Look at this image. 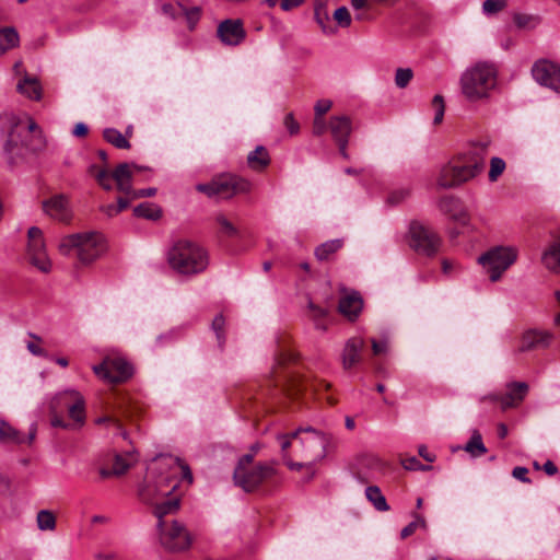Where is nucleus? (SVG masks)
<instances>
[{"label":"nucleus","instance_id":"obj_1","mask_svg":"<svg viewBox=\"0 0 560 560\" xmlns=\"http://www.w3.org/2000/svg\"><path fill=\"white\" fill-rule=\"evenodd\" d=\"M151 472H158L161 482L158 493L150 500L149 505L158 523L168 522L166 516L175 515L182 505L180 494L176 492L180 476L189 486L194 482L190 467L180 458L172 455H159L148 468Z\"/></svg>","mask_w":560,"mask_h":560},{"label":"nucleus","instance_id":"obj_2","mask_svg":"<svg viewBox=\"0 0 560 560\" xmlns=\"http://www.w3.org/2000/svg\"><path fill=\"white\" fill-rule=\"evenodd\" d=\"M284 464L291 470H301L325 456L328 440L312 428L298 429L277 436Z\"/></svg>","mask_w":560,"mask_h":560},{"label":"nucleus","instance_id":"obj_3","mask_svg":"<svg viewBox=\"0 0 560 560\" xmlns=\"http://www.w3.org/2000/svg\"><path fill=\"white\" fill-rule=\"evenodd\" d=\"M0 128L8 132L4 150L12 156L24 158L27 153L40 152L46 147L38 126L26 115L19 117L14 114H4L0 117Z\"/></svg>","mask_w":560,"mask_h":560},{"label":"nucleus","instance_id":"obj_4","mask_svg":"<svg viewBox=\"0 0 560 560\" xmlns=\"http://www.w3.org/2000/svg\"><path fill=\"white\" fill-rule=\"evenodd\" d=\"M487 145L478 144L454 155L444 164L436 177L441 188L458 187L478 176L485 168Z\"/></svg>","mask_w":560,"mask_h":560},{"label":"nucleus","instance_id":"obj_5","mask_svg":"<svg viewBox=\"0 0 560 560\" xmlns=\"http://www.w3.org/2000/svg\"><path fill=\"white\" fill-rule=\"evenodd\" d=\"M50 424L63 430H78L85 424L84 397L75 389L58 393L50 401Z\"/></svg>","mask_w":560,"mask_h":560},{"label":"nucleus","instance_id":"obj_6","mask_svg":"<svg viewBox=\"0 0 560 560\" xmlns=\"http://www.w3.org/2000/svg\"><path fill=\"white\" fill-rule=\"evenodd\" d=\"M498 69L491 62L480 61L468 68L460 78L464 96L470 102L488 98L495 88Z\"/></svg>","mask_w":560,"mask_h":560},{"label":"nucleus","instance_id":"obj_7","mask_svg":"<svg viewBox=\"0 0 560 560\" xmlns=\"http://www.w3.org/2000/svg\"><path fill=\"white\" fill-rule=\"evenodd\" d=\"M167 261L178 273L192 276L207 269L209 257L208 253L198 244L180 240L170 248Z\"/></svg>","mask_w":560,"mask_h":560},{"label":"nucleus","instance_id":"obj_8","mask_svg":"<svg viewBox=\"0 0 560 560\" xmlns=\"http://www.w3.org/2000/svg\"><path fill=\"white\" fill-rule=\"evenodd\" d=\"M277 475L275 462H254L252 454L242 456L235 467L233 479L245 492H253Z\"/></svg>","mask_w":560,"mask_h":560},{"label":"nucleus","instance_id":"obj_9","mask_svg":"<svg viewBox=\"0 0 560 560\" xmlns=\"http://www.w3.org/2000/svg\"><path fill=\"white\" fill-rule=\"evenodd\" d=\"M106 249L103 235L100 233H79L63 237L59 244L62 255L74 253L83 264H90Z\"/></svg>","mask_w":560,"mask_h":560},{"label":"nucleus","instance_id":"obj_10","mask_svg":"<svg viewBox=\"0 0 560 560\" xmlns=\"http://www.w3.org/2000/svg\"><path fill=\"white\" fill-rule=\"evenodd\" d=\"M137 170L138 166L136 164L121 163L113 172L91 165L89 173L95 177L96 182L104 189L110 190L114 182L117 190L125 194V197L135 200L139 196L138 191L132 188V178Z\"/></svg>","mask_w":560,"mask_h":560},{"label":"nucleus","instance_id":"obj_11","mask_svg":"<svg viewBox=\"0 0 560 560\" xmlns=\"http://www.w3.org/2000/svg\"><path fill=\"white\" fill-rule=\"evenodd\" d=\"M252 184L242 177L223 174L214 177L210 183L198 184L196 189L209 198L229 199L237 194L248 192Z\"/></svg>","mask_w":560,"mask_h":560},{"label":"nucleus","instance_id":"obj_12","mask_svg":"<svg viewBox=\"0 0 560 560\" xmlns=\"http://www.w3.org/2000/svg\"><path fill=\"white\" fill-rule=\"evenodd\" d=\"M158 530L160 544L171 552L187 551L194 542V535L176 520L158 523Z\"/></svg>","mask_w":560,"mask_h":560},{"label":"nucleus","instance_id":"obj_13","mask_svg":"<svg viewBox=\"0 0 560 560\" xmlns=\"http://www.w3.org/2000/svg\"><path fill=\"white\" fill-rule=\"evenodd\" d=\"M516 258L517 249L515 247L498 246L481 255L478 261L486 269L490 280L495 282L515 262Z\"/></svg>","mask_w":560,"mask_h":560},{"label":"nucleus","instance_id":"obj_14","mask_svg":"<svg viewBox=\"0 0 560 560\" xmlns=\"http://www.w3.org/2000/svg\"><path fill=\"white\" fill-rule=\"evenodd\" d=\"M408 236L409 246L419 255L432 257L440 250L441 237L420 221L410 222Z\"/></svg>","mask_w":560,"mask_h":560},{"label":"nucleus","instance_id":"obj_15","mask_svg":"<svg viewBox=\"0 0 560 560\" xmlns=\"http://www.w3.org/2000/svg\"><path fill=\"white\" fill-rule=\"evenodd\" d=\"M93 371L108 383H122L132 375V366L121 357H106Z\"/></svg>","mask_w":560,"mask_h":560},{"label":"nucleus","instance_id":"obj_16","mask_svg":"<svg viewBox=\"0 0 560 560\" xmlns=\"http://www.w3.org/2000/svg\"><path fill=\"white\" fill-rule=\"evenodd\" d=\"M27 258L30 262L42 272L51 270V261L46 253L43 232L37 226H32L27 232Z\"/></svg>","mask_w":560,"mask_h":560},{"label":"nucleus","instance_id":"obj_17","mask_svg":"<svg viewBox=\"0 0 560 560\" xmlns=\"http://www.w3.org/2000/svg\"><path fill=\"white\" fill-rule=\"evenodd\" d=\"M330 384L324 380H318L311 375L292 376L285 384V392L294 397L301 393H311L317 398H323V394L330 389Z\"/></svg>","mask_w":560,"mask_h":560},{"label":"nucleus","instance_id":"obj_18","mask_svg":"<svg viewBox=\"0 0 560 560\" xmlns=\"http://www.w3.org/2000/svg\"><path fill=\"white\" fill-rule=\"evenodd\" d=\"M534 79L541 85L560 93V67L548 60L537 61L532 69Z\"/></svg>","mask_w":560,"mask_h":560},{"label":"nucleus","instance_id":"obj_19","mask_svg":"<svg viewBox=\"0 0 560 560\" xmlns=\"http://www.w3.org/2000/svg\"><path fill=\"white\" fill-rule=\"evenodd\" d=\"M220 40L228 46H238L246 38V31L241 19H226L217 28Z\"/></svg>","mask_w":560,"mask_h":560},{"label":"nucleus","instance_id":"obj_20","mask_svg":"<svg viewBox=\"0 0 560 560\" xmlns=\"http://www.w3.org/2000/svg\"><path fill=\"white\" fill-rule=\"evenodd\" d=\"M553 334L550 330L532 328L525 330L521 338L517 351L528 352L536 349H546L553 341Z\"/></svg>","mask_w":560,"mask_h":560},{"label":"nucleus","instance_id":"obj_21","mask_svg":"<svg viewBox=\"0 0 560 560\" xmlns=\"http://www.w3.org/2000/svg\"><path fill=\"white\" fill-rule=\"evenodd\" d=\"M528 393V385L524 382H511L506 385V393L501 396L489 397L499 401L502 410L518 407Z\"/></svg>","mask_w":560,"mask_h":560},{"label":"nucleus","instance_id":"obj_22","mask_svg":"<svg viewBox=\"0 0 560 560\" xmlns=\"http://www.w3.org/2000/svg\"><path fill=\"white\" fill-rule=\"evenodd\" d=\"M439 209L458 225L465 228L469 224V214L458 198L453 196L441 198L439 201Z\"/></svg>","mask_w":560,"mask_h":560},{"label":"nucleus","instance_id":"obj_23","mask_svg":"<svg viewBox=\"0 0 560 560\" xmlns=\"http://www.w3.org/2000/svg\"><path fill=\"white\" fill-rule=\"evenodd\" d=\"M329 129L339 147L340 153L347 158L348 138L351 133V120L346 116L331 117Z\"/></svg>","mask_w":560,"mask_h":560},{"label":"nucleus","instance_id":"obj_24","mask_svg":"<svg viewBox=\"0 0 560 560\" xmlns=\"http://www.w3.org/2000/svg\"><path fill=\"white\" fill-rule=\"evenodd\" d=\"M365 342L362 337L355 336L347 340L341 354L345 370H350L361 362Z\"/></svg>","mask_w":560,"mask_h":560},{"label":"nucleus","instance_id":"obj_25","mask_svg":"<svg viewBox=\"0 0 560 560\" xmlns=\"http://www.w3.org/2000/svg\"><path fill=\"white\" fill-rule=\"evenodd\" d=\"M36 433L37 427L36 424H32L28 431V435L25 439L19 430L14 429L5 422H2L0 425V443L22 444L27 442L28 444H32L36 438Z\"/></svg>","mask_w":560,"mask_h":560},{"label":"nucleus","instance_id":"obj_26","mask_svg":"<svg viewBox=\"0 0 560 560\" xmlns=\"http://www.w3.org/2000/svg\"><path fill=\"white\" fill-rule=\"evenodd\" d=\"M44 211L54 219L68 221L70 218L68 200L65 196L58 195L43 202Z\"/></svg>","mask_w":560,"mask_h":560},{"label":"nucleus","instance_id":"obj_27","mask_svg":"<svg viewBox=\"0 0 560 560\" xmlns=\"http://www.w3.org/2000/svg\"><path fill=\"white\" fill-rule=\"evenodd\" d=\"M362 306L363 301L360 294L358 292H352L340 299L338 310L343 316L353 320L360 314Z\"/></svg>","mask_w":560,"mask_h":560},{"label":"nucleus","instance_id":"obj_28","mask_svg":"<svg viewBox=\"0 0 560 560\" xmlns=\"http://www.w3.org/2000/svg\"><path fill=\"white\" fill-rule=\"evenodd\" d=\"M541 261L548 270L560 273V236L545 249Z\"/></svg>","mask_w":560,"mask_h":560},{"label":"nucleus","instance_id":"obj_29","mask_svg":"<svg viewBox=\"0 0 560 560\" xmlns=\"http://www.w3.org/2000/svg\"><path fill=\"white\" fill-rule=\"evenodd\" d=\"M270 162L269 152L262 145L256 147V149L247 155V165L255 172H264L269 166Z\"/></svg>","mask_w":560,"mask_h":560},{"label":"nucleus","instance_id":"obj_30","mask_svg":"<svg viewBox=\"0 0 560 560\" xmlns=\"http://www.w3.org/2000/svg\"><path fill=\"white\" fill-rule=\"evenodd\" d=\"M16 90L30 100L39 101L42 98V85L36 78L25 75L16 85Z\"/></svg>","mask_w":560,"mask_h":560},{"label":"nucleus","instance_id":"obj_31","mask_svg":"<svg viewBox=\"0 0 560 560\" xmlns=\"http://www.w3.org/2000/svg\"><path fill=\"white\" fill-rule=\"evenodd\" d=\"M20 37L15 28H0V55L19 45Z\"/></svg>","mask_w":560,"mask_h":560},{"label":"nucleus","instance_id":"obj_32","mask_svg":"<svg viewBox=\"0 0 560 560\" xmlns=\"http://www.w3.org/2000/svg\"><path fill=\"white\" fill-rule=\"evenodd\" d=\"M130 467V463L120 455H116L114 458L113 468L108 469L105 467L100 468V476L103 479L109 478L112 476H121L124 475Z\"/></svg>","mask_w":560,"mask_h":560},{"label":"nucleus","instance_id":"obj_33","mask_svg":"<svg viewBox=\"0 0 560 560\" xmlns=\"http://www.w3.org/2000/svg\"><path fill=\"white\" fill-rule=\"evenodd\" d=\"M342 247V241L331 240L327 241L315 248V257L320 260H328Z\"/></svg>","mask_w":560,"mask_h":560},{"label":"nucleus","instance_id":"obj_34","mask_svg":"<svg viewBox=\"0 0 560 560\" xmlns=\"http://www.w3.org/2000/svg\"><path fill=\"white\" fill-rule=\"evenodd\" d=\"M365 495L377 511L386 512L389 510V505L387 504L385 497L377 486L368 487L365 490Z\"/></svg>","mask_w":560,"mask_h":560},{"label":"nucleus","instance_id":"obj_35","mask_svg":"<svg viewBox=\"0 0 560 560\" xmlns=\"http://www.w3.org/2000/svg\"><path fill=\"white\" fill-rule=\"evenodd\" d=\"M215 223L221 237L233 238L240 235L238 229L224 214H218Z\"/></svg>","mask_w":560,"mask_h":560},{"label":"nucleus","instance_id":"obj_36","mask_svg":"<svg viewBox=\"0 0 560 560\" xmlns=\"http://www.w3.org/2000/svg\"><path fill=\"white\" fill-rule=\"evenodd\" d=\"M104 139L116 147L117 149H129L130 143L127 140V138L117 129L115 128H106L103 131Z\"/></svg>","mask_w":560,"mask_h":560},{"label":"nucleus","instance_id":"obj_37","mask_svg":"<svg viewBox=\"0 0 560 560\" xmlns=\"http://www.w3.org/2000/svg\"><path fill=\"white\" fill-rule=\"evenodd\" d=\"M308 316L315 323L317 329H327L326 317L328 315V311L324 307L315 305L313 302L308 303Z\"/></svg>","mask_w":560,"mask_h":560},{"label":"nucleus","instance_id":"obj_38","mask_svg":"<svg viewBox=\"0 0 560 560\" xmlns=\"http://www.w3.org/2000/svg\"><path fill=\"white\" fill-rule=\"evenodd\" d=\"M465 451L475 457H479L487 453V448L482 442L481 434L475 431L465 446Z\"/></svg>","mask_w":560,"mask_h":560},{"label":"nucleus","instance_id":"obj_39","mask_svg":"<svg viewBox=\"0 0 560 560\" xmlns=\"http://www.w3.org/2000/svg\"><path fill=\"white\" fill-rule=\"evenodd\" d=\"M131 201V198L119 197L116 203L101 206L100 210L103 213H105L108 218H113L120 213L121 211H124L125 209H127L130 206Z\"/></svg>","mask_w":560,"mask_h":560},{"label":"nucleus","instance_id":"obj_40","mask_svg":"<svg viewBox=\"0 0 560 560\" xmlns=\"http://www.w3.org/2000/svg\"><path fill=\"white\" fill-rule=\"evenodd\" d=\"M36 523L40 530H54L56 528V516L49 510H40L37 513Z\"/></svg>","mask_w":560,"mask_h":560},{"label":"nucleus","instance_id":"obj_41","mask_svg":"<svg viewBox=\"0 0 560 560\" xmlns=\"http://www.w3.org/2000/svg\"><path fill=\"white\" fill-rule=\"evenodd\" d=\"M425 527H427V523H425L424 517L418 513H415L413 521L410 522L407 526H405L401 529L400 537L402 539H405V538L411 536L412 534H415L417 529H419V528L424 529Z\"/></svg>","mask_w":560,"mask_h":560},{"label":"nucleus","instance_id":"obj_42","mask_svg":"<svg viewBox=\"0 0 560 560\" xmlns=\"http://www.w3.org/2000/svg\"><path fill=\"white\" fill-rule=\"evenodd\" d=\"M163 211L160 206L152 202H142V219L156 221L162 218Z\"/></svg>","mask_w":560,"mask_h":560},{"label":"nucleus","instance_id":"obj_43","mask_svg":"<svg viewBox=\"0 0 560 560\" xmlns=\"http://www.w3.org/2000/svg\"><path fill=\"white\" fill-rule=\"evenodd\" d=\"M413 77V72L410 68H398L395 74V84L399 89H405Z\"/></svg>","mask_w":560,"mask_h":560},{"label":"nucleus","instance_id":"obj_44","mask_svg":"<svg viewBox=\"0 0 560 560\" xmlns=\"http://www.w3.org/2000/svg\"><path fill=\"white\" fill-rule=\"evenodd\" d=\"M431 105L435 112L433 124L440 125L443 120L444 112H445V103H444L443 96H441L439 94L435 95L432 100Z\"/></svg>","mask_w":560,"mask_h":560},{"label":"nucleus","instance_id":"obj_45","mask_svg":"<svg viewBox=\"0 0 560 560\" xmlns=\"http://www.w3.org/2000/svg\"><path fill=\"white\" fill-rule=\"evenodd\" d=\"M505 170V162L500 158H492L490 161L489 179L495 182Z\"/></svg>","mask_w":560,"mask_h":560},{"label":"nucleus","instance_id":"obj_46","mask_svg":"<svg viewBox=\"0 0 560 560\" xmlns=\"http://www.w3.org/2000/svg\"><path fill=\"white\" fill-rule=\"evenodd\" d=\"M179 10H180V15L185 16L189 28L192 30L200 19V14H201L200 9L199 8L186 9L184 7H179Z\"/></svg>","mask_w":560,"mask_h":560},{"label":"nucleus","instance_id":"obj_47","mask_svg":"<svg viewBox=\"0 0 560 560\" xmlns=\"http://www.w3.org/2000/svg\"><path fill=\"white\" fill-rule=\"evenodd\" d=\"M402 467L407 470H429L431 466L422 465L415 456L402 457L400 459Z\"/></svg>","mask_w":560,"mask_h":560},{"label":"nucleus","instance_id":"obj_48","mask_svg":"<svg viewBox=\"0 0 560 560\" xmlns=\"http://www.w3.org/2000/svg\"><path fill=\"white\" fill-rule=\"evenodd\" d=\"M334 19L341 27H348L351 24V15L346 7H340L334 12Z\"/></svg>","mask_w":560,"mask_h":560},{"label":"nucleus","instance_id":"obj_49","mask_svg":"<svg viewBox=\"0 0 560 560\" xmlns=\"http://www.w3.org/2000/svg\"><path fill=\"white\" fill-rule=\"evenodd\" d=\"M506 7L505 0H486L482 4L483 12L494 14L502 11Z\"/></svg>","mask_w":560,"mask_h":560},{"label":"nucleus","instance_id":"obj_50","mask_svg":"<svg viewBox=\"0 0 560 560\" xmlns=\"http://www.w3.org/2000/svg\"><path fill=\"white\" fill-rule=\"evenodd\" d=\"M315 18L317 22L320 24L322 28L326 31V23L329 22V15L324 4L318 3L315 7Z\"/></svg>","mask_w":560,"mask_h":560},{"label":"nucleus","instance_id":"obj_51","mask_svg":"<svg viewBox=\"0 0 560 560\" xmlns=\"http://www.w3.org/2000/svg\"><path fill=\"white\" fill-rule=\"evenodd\" d=\"M283 124L291 136L299 133L300 124L296 121L293 113H289L285 115Z\"/></svg>","mask_w":560,"mask_h":560},{"label":"nucleus","instance_id":"obj_52","mask_svg":"<svg viewBox=\"0 0 560 560\" xmlns=\"http://www.w3.org/2000/svg\"><path fill=\"white\" fill-rule=\"evenodd\" d=\"M30 336L35 339L37 342H34V341H30L27 342V349L28 351L34 354V355H38V357H44L46 355V352L43 348L39 347L38 343L42 342V338L34 335V334H30Z\"/></svg>","mask_w":560,"mask_h":560},{"label":"nucleus","instance_id":"obj_53","mask_svg":"<svg viewBox=\"0 0 560 560\" xmlns=\"http://www.w3.org/2000/svg\"><path fill=\"white\" fill-rule=\"evenodd\" d=\"M224 326H225L224 317L221 314L215 316L212 322V328L217 332V337H218L219 341L224 340V336H223Z\"/></svg>","mask_w":560,"mask_h":560},{"label":"nucleus","instance_id":"obj_54","mask_svg":"<svg viewBox=\"0 0 560 560\" xmlns=\"http://www.w3.org/2000/svg\"><path fill=\"white\" fill-rule=\"evenodd\" d=\"M409 195V189L395 190L388 196L387 201L392 205H396L405 200Z\"/></svg>","mask_w":560,"mask_h":560},{"label":"nucleus","instance_id":"obj_55","mask_svg":"<svg viewBox=\"0 0 560 560\" xmlns=\"http://www.w3.org/2000/svg\"><path fill=\"white\" fill-rule=\"evenodd\" d=\"M331 108L329 100H319L315 105V116L323 117Z\"/></svg>","mask_w":560,"mask_h":560},{"label":"nucleus","instance_id":"obj_56","mask_svg":"<svg viewBox=\"0 0 560 560\" xmlns=\"http://www.w3.org/2000/svg\"><path fill=\"white\" fill-rule=\"evenodd\" d=\"M326 131V124L323 117L315 116L313 121V133L322 136Z\"/></svg>","mask_w":560,"mask_h":560},{"label":"nucleus","instance_id":"obj_57","mask_svg":"<svg viewBox=\"0 0 560 560\" xmlns=\"http://www.w3.org/2000/svg\"><path fill=\"white\" fill-rule=\"evenodd\" d=\"M179 7H182L180 4H173V3H164L162 5V11L167 14V15H171L173 18H178L180 16V10H179Z\"/></svg>","mask_w":560,"mask_h":560},{"label":"nucleus","instance_id":"obj_58","mask_svg":"<svg viewBox=\"0 0 560 560\" xmlns=\"http://www.w3.org/2000/svg\"><path fill=\"white\" fill-rule=\"evenodd\" d=\"M371 343H372V351H373L374 355H380L382 353H385L387 350V341L386 340L377 341L375 339H372Z\"/></svg>","mask_w":560,"mask_h":560},{"label":"nucleus","instance_id":"obj_59","mask_svg":"<svg viewBox=\"0 0 560 560\" xmlns=\"http://www.w3.org/2000/svg\"><path fill=\"white\" fill-rule=\"evenodd\" d=\"M528 469L525 467L517 466L513 469L512 476L523 482H530V479L527 478Z\"/></svg>","mask_w":560,"mask_h":560},{"label":"nucleus","instance_id":"obj_60","mask_svg":"<svg viewBox=\"0 0 560 560\" xmlns=\"http://www.w3.org/2000/svg\"><path fill=\"white\" fill-rule=\"evenodd\" d=\"M303 2L304 0H282L280 7L283 11H290L300 7Z\"/></svg>","mask_w":560,"mask_h":560},{"label":"nucleus","instance_id":"obj_61","mask_svg":"<svg viewBox=\"0 0 560 560\" xmlns=\"http://www.w3.org/2000/svg\"><path fill=\"white\" fill-rule=\"evenodd\" d=\"M418 453L423 459H425L429 463H432L435 460V455L433 453L429 452L428 447L424 445L419 446Z\"/></svg>","mask_w":560,"mask_h":560},{"label":"nucleus","instance_id":"obj_62","mask_svg":"<svg viewBox=\"0 0 560 560\" xmlns=\"http://www.w3.org/2000/svg\"><path fill=\"white\" fill-rule=\"evenodd\" d=\"M89 132V129L86 127L85 124L83 122H78L75 126H74V129L72 131L73 136L75 137H85Z\"/></svg>","mask_w":560,"mask_h":560},{"label":"nucleus","instance_id":"obj_63","mask_svg":"<svg viewBox=\"0 0 560 560\" xmlns=\"http://www.w3.org/2000/svg\"><path fill=\"white\" fill-rule=\"evenodd\" d=\"M542 469L548 476H553L558 471L557 466L551 460H547L544 464Z\"/></svg>","mask_w":560,"mask_h":560},{"label":"nucleus","instance_id":"obj_64","mask_svg":"<svg viewBox=\"0 0 560 560\" xmlns=\"http://www.w3.org/2000/svg\"><path fill=\"white\" fill-rule=\"evenodd\" d=\"M530 18L525 14H515L514 15V22L518 27H524L527 25Z\"/></svg>","mask_w":560,"mask_h":560}]
</instances>
